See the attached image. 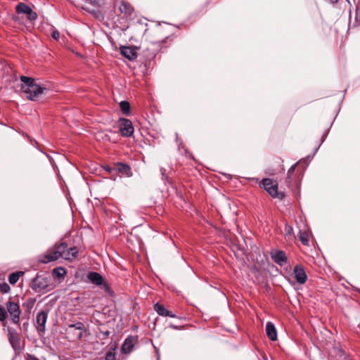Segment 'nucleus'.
I'll use <instances>...</instances> for the list:
<instances>
[{"instance_id": "nucleus-4", "label": "nucleus", "mask_w": 360, "mask_h": 360, "mask_svg": "<svg viewBox=\"0 0 360 360\" xmlns=\"http://www.w3.org/2000/svg\"><path fill=\"white\" fill-rule=\"evenodd\" d=\"M160 41H153L147 44L142 51V56L145 60V65H150V62L156 57L161 49Z\"/></svg>"}, {"instance_id": "nucleus-28", "label": "nucleus", "mask_w": 360, "mask_h": 360, "mask_svg": "<svg viewBox=\"0 0 360 360\" xmlns=\"http://www.w3.org/2000/svg\"><path fill=\"white\" fill-rule=\"evenodd\" d=\"M8 338H10L11 337H17L19 336V334L16 331L15 329L8 327Z\"/></svg>"}, {"instance_id": "nucleus-42", "label": "nucleus", "mask_w": 360, "mask_h": 360, "mask_svg": "<svg viewBox=\"0 0 360 360\" xmlns=\"http://www.w3.org/2000/svg\"><path fill=\"white\" fill-rule=\"evenodd\" d=\"M161 171H165V169L161 168ZM163 173V172H162Z\"/></svg>"}, {"instance_id": "nucleus-18", "label": "nucleus", "mask_w": 360, "mask_h": 360, "mask_svg": "<svg viewBox=\"0 0 360 360\" xmlns=\"http://www.w3.org/2000/svg\"><path fill=\"white\" fill-rule=\"evenodd\" d=\"M119 10L120 13L124 14L126 18L131 17L134 13V8L132 6L124 1L121 2Z\"/></svg>"}, {"instance_id": "nucleus-34", "label": "nucleus", "mask_w": 360, "mask_h": 360, "mask_svg": "<svg viewBox=\"0 0 360 360\" xmlns=\"http://www.w3.org/2000/svg\"><path fill=\"white\" fill-rule=\"evenodd\" d=\"M51 37L54 39L58 40L60 38V32L56 30H53L51 32Z\"/></svg>"}, {"instance_id": "nucleus-16", "label": "nucleus", "mask_w": 360, "mask_h": 360, "mask_svg": "<svg viewBox=\"0 0 360 360\" xmlns=\"http://www.w3.org/2000/svg\"><path fill=\"white\" fill-rule=\"evenodd\" d=\"M154 310L157 312V314L162 316H169L171 318H176L175 314H174L172 311L168 310L165 307V306L159 302H157L153 306Z\"/></svg>"}, {"instance_id": "nucleus-36", "label": "nucleus", "mask_w": 360, "mask_h": 360, "mask_svg": "<svg viewBox=\"0 0 360 360\" xmlns=\"http://www.w3.org/2000/svg\"><path fill=\"white\" fill-rule=\"evenodd\" d=\"M79 0H72V1L76 4L77 2H78ZM83 1L86 2V3H89L91 5H94L95 4L98 0H82Z\"/></svg>"}, {"instance_id": "nucleus-30", "label": "nucleus", "mask_w": 360, "mask_h": 360, "mask_svg": "<svg viewBox=\"0 0 360 360\" xmlns=\"http://www.w3.org/2000/svg\"><path fill=\"white\" fill-rule=\"evenodd\" d=\"M7 318V311L0 305V321H4Z\"/></svg>"}, {"instance_id": "nucleus-15", "label": "nucleus", "mask_w": 360, "mask_h": 360, "mask_svg": "<svg viewBox=\"0 0 360 360\" xmlns=\"http://www.w3.org/2000/svg\"><path fill=\"white\" fill-rule=\"evenodd\" d=\"M68 331L74 332L75 337L77 339H81L83 336V333L85 331V326L83 323L77 322L75 324H71L68 327Z\"/></svg>"}, {"instance_id": "nucleus-23", "label": "nucleus", "mask_w": 360, "mask_h": 360, "mask_svg": "<svg viewBox=\"0 0 360 360\" xmlns=\"http://www.w3.org/2000/svg\"><path fill=\"white\" fill-rule=\"evenodd\" d=\"M9 342L14 350H18L20 348V336L11 337L8 338Z\"/></svg>"}, {"instance_id": "nucleus-10", "label": "nucleus", "mask_w": 360, "mask_h": 360, "mask_svg": "<svg viewBox=\"0 0 360 360\" xmlns=\"http://www.w3.org/2000/svg\"><path fill=\"white\" fill-rule=\"evenodd\" d=\"M138 342V336L129 335L124 341L121 352L123 354H129L134 349V345Z\"/></svg>"}, {"instance_id": "nucleus-22", "label": "nucleus", "mask_w": 360, "mask_h": 360, "mask_svg": "<svg viewBox=\"0 0 360 360\" xmlns=\"http://www.w3.org/2000/svg\"><path fill=\"white\" fill-rule=\"evenodd\" d=\"M15 9L18 13H24L26 15H28L29 13L32 11V8L24 3H19L16 6Z\"/></svg>"}, {"instance_id": "nucleus-21", "label": "nucleus", "mask_w": 360, "mask_h": 360, "mask_svg": "<svg viewBox=\"0 0 360 360\" xmlns=\"http://www.w3.org/2000/svg\"><path fill=\"white\" fill-rule=\"evenodd\" d=\"M25 272L22 271L11 273L8 276V281L11 285H15L19 278L24 275Z\"/></svg>"}, {"instance_id": "nucleus-3", "label": "nucleus", "mask_w": 360, "mask_h": 360, "mask_svg": "<svg viewBox=\"0 0 360 360\" xmlns=\"http://www.w3.org/2000/svg\"><path fill=\"white\" fill-rule=\"evenodd\" d=\"M259 184L262 186L273 198L282 200L285 198L283 192L278 191V184L277 181L266 178L259 181Z\"/></svg>"}, {"instance_id": "nucleus-20", "label": "nucleus", "mask_w": 360, "mask_h": 360, "mask_svg": "<svg viewBox=\"0 0 360 360\" xmlns=\"http://www.w3.org/2000/svg\"><path fill=\"white\" fill-rule=\"evenodd\" d=\"M66 274V269L61 266L54 268L52 271L53 276L58 279H63Z\"/></svg>"}, {"instance_id": "nucleus-40", "label": "nucleus", "mask_w": 360, "mask_h": 360, "mask_svg": "<svg viewBox=\"0 0 360 360\" xmlns=\"http://www.w3.org/2000/svg\"><path fill=\"white\" fill-rule=\"evenodd\" d=\"M330 1L331 2H333V3H335V2H337L338 0H330Z\"/></svg>"}, {"instance_id": "nucleus-41", "label": "nucleus", "mask_w": 360, "mask_h": 360, "mask_svg": "<svg viewBox=\"0 0 360 360\" xmlns=\"http://www.w3.org/2000/svg\"><path fill=\"white\" fill-rule=\"evenodd\" d=\"M161 171H165V169L161 168ZM163 173V172H162Z\"/></svg>"}, {"instance_id": "nucleus-13", "label": "nucleus", "mask_w": 360, "mask_h": 360, "mask_svg": "<svg viewBox=\"0 0 360 360\" xmlns=\"http://www.w3.org/2000/svg\"><path fill=\"white\" fill-rule=\"evenodd\" d=\"M48 317V312L45 311H41L39 312L36 317V322H37V330L39 333H44L45 331V326Z\"/></svg>"}, {"instance_id": "nucleus-27", "label": "nucleus", "mask_w": 360, "mask_h": 360, "mask_svg": "<svg viewBox=\"0 0 360 360\" xmlns=\"http://www.w3.org/2000/svg\"><path fill=\"white\" fill-rule=\"evenodd\" d=\"M11 288L9 285L6 283H3L0 284V291L2 293H7L10 291Z\"/></svg>"}, {"instance_id": "nucleus-19", "label": "nucleus", "mask_w": 360, "mask_h": 360, "mask_svg": "<svg viewBox=\"0 0 360 360\" xmlns=\"http://www.w3.org/2000/svg\"><path fill=\"white\" fill-rule=\"evenodd\" d=\"M266 335L272 341L277 339V332L275 326L271 322H267L266 325Z\"/></svg>"}, {"instance_id": "nucleus-29", "label": "nucleus", "mask_w": 360, "mask_h": 360, "mask_svg": "<svg viewBox=\"0 0 360 360\" xmlns=\"http://www.w3.org/2000/svg\"><path fill=\"white\" fill-rule=\"evenodd\" d=\"M354 26L360 25V6H356Z\"/></svg>"}, {"instance_id": "nucleus-2", "label": "nucleus", "mask_w": 360, "mask_h": 360, "mask_svg": "<svg viewBox=\"0 0 360 360\" xmlns=\"http://www.w3.org/2000/svg\"><path fill=\"white\" fill-rule=\"evenodd\" d=\"M30 288L36 293L45 294L51 291L54 288V285L48 273L39 272L32 279Z\"/></svg>"}, {"instance_id": "nucleus-11", "label": "nucleus", "mask_w": 360, "mask_h": 360, "mask_svg": "<svg viewBox=\"0 0 360 360\" xmlns=\"http://www.w3.org/2000/svg\"><path fill=\"white\" fill-rule=\"evenodd\" d=\"M136 46H121L120 48V53L129 60H134L137 57Z\"/></svg>"}, {"instance_id": "nucleus-8", "label": "nucleus", "mask_w": 360, "mask_h": 360, "mask_svg": "<svg viewBox=\"0 0 360 360\" xmlns=\"http://www.w3.org/2000/svg\"><path fill=\"white\" fill-rule=\"evenodd\" d=\"M117 127L121 135L124 137H131L134 134V126L129 119L120 117L117 121Z\"/></svg>"}, {"instance_id": "nucleus-24", "label": "nucleus", "mask_w": 360, "mask_h": 360, "mask_svg": "<svg viewBox=\"0 0 360 360\" xmlns=\"http://www.w3.org/2000/svg\"><path fill=\"white\" fill-rule=\"evenodd\" d=\"M120 107L122 113L128 115L130 113V104L128 101H122L120 103Z\"/></svg>"}, {"instance_id": "nucleus-7", "label": "nucleus", "mask_w": 360, "mask_h": 360, "mask_svg": "<svg viewBox=\"0 0 360 360\" xmlns=\"http://www.w3.org/2000/svg\"><path fill=\"white\" fill-rule=\"evenodd\" d=\"M6 311L7 314H9L11 321L14 324H19L21 314L20 305L10 299L6 302Z\"/></svg>"}, {"instance_id": "nucleus-37", "label": "nucleus", "mask_w": 360, "mask_h": 360, "mask_svg": "<svg viewBox=\"0 0 360 360\" xmlns=\"http://www.w3.org/2000/svg\"><path fill=\"white\" fill-rule=\"evenodd\" d=\"M104 169H105L106 172H108L109 174H110V173H112V171H114L115 169V168H112V167H110V166L106 165V166H105V167H104Z\"/></svg>"}, {"instance_id": "nucleus-9", "label": "nucleus", "mask_w": 360, "mask_h": 360, "mask_svg": "<svg viewBox=\"0 0 360 360\" xmlns=\"http://www.w3.org/2000/svg\"><path fill=\"white\" fill-rule=\"evenodd\" d=\"M60 245L64 246V249L61 250V258L72 262L77 257L79 249L77 247L69 248L65 242L60 243Z\"/></svg>"}, {"instance_id": "nucleus-33", "label": "nucleus", "mask_w": 360, "mask_h": 360, "mask_svg": "<svg viewBox=\"0 0 360 360\" xmlns=\"http://www.w3.org/2000/svg\"><path fill=\"white\" fill-rule=\"evenodd\" d=\"M100 333H101V336L99 337L100 339L101 340H105L110 335V333L109 330H105V331L101 330Z\"/></svg>"}, {"instance_id": "nucleus-5", "label": "nucleus", "mask_w": 360, "mask_h": 360, "mask_svg": "<svg viewBox=\"0 0 360 360\" xmlns=\"http://www.w3.org/2000/svg\"><path fill=\"white\" fill-rule=\"evenodd\" d=\"M64 246L60 244H56L53 248L49 249L44 254L40 255L38 262L42 264H47L51 262L56 261L61 258V250Z\"/></svg>"}, {"instance_id": "nucleus-1", "label": "nucleus", "mask_w": 360, "mask_h": 360, "mask_svg": "<svg viewBox=\"0 0 360 360\" xmlns=\"http://www.w3.org/2000/svg\"><path fill=\"white\" fill-rule=\"evenodd\" d=\"M20 81L22 82L20 89L25 94L27 99L36 101L43 94L46 88L42 87L35 82V79L26 76H20Z\"/></svg>"}, {"instance_id": "nucleus-12", "label": "nucleus", "mask_w": 360, "mask_h": 360, "mask_svg": "<svg viewBox=\"0 0 360 360\" xmlns=\"http://www.w3.org/2000/svg\"><path fill=\"white\" fill-rule=\"evenodd\" d=\"M271 257L275 263H276L281 266L285 265L288 262L286 255L285 252L283 250H276L274 252H271Z\"/></svg>"}, {"instance_id": "nucleus-17", "label": "nucleus", "mask_w": 360, "mask_h": 360, "mask_svg": "<svg viewBox=\"0 0 360 360\" xmlns=\"http://www.w3.org/2000/svg\"><path fill=\"white\" fill-rule=\"evenodd\" d=\"M115 169L122 175L131 177L133 175L131 169L128 164L123 162L115 163Z\"/></svg>"}, {"instance_id": "nucleus-39", "label": "nucleus", "mask_w": 360, "mask_h": 360, "mask_svg": "<svg viewBox=\"0 0 360 360\" xmlns=\"http://www.w3.org/2000/svg\"><path fill=\"white\" fill-rule=\"evenodd\" d=\"M30 360H39V359L33 356H30Z\"/></svg>"}, {"instance_id": "nucleus-25", "label": "nucleus", "mask_w": 360, "mask_h": 360, "mask_svg": "<svg viewBox=\"0 0 360 360\" xmlns=\"http://www.w3.org/2000/svg\"><path fill=\"white\" fill-rule=\"evenodd\" d=\"M300 240L304 245H309V235L306 232H300Z\"/></svg>"}, {"instance_id": "nucleus-14", "label": "nucleus", "mask_w": 360, "mask_h": 360, "mask_svg": "<svg viewBox=\"0 0 360 360\" xmlns=\"http://www.w3.org/2000/svg\"><path fill=\"white\" fill-rule=\"evenodd\" d=\"M295 278L299 284H304L307 280V274L302 265H296L293 269Z\"/></svg>"}, {"instance_id": "nucleus-26", "label": "nucleus", "mask_w": 360, "mask_h": 360, "mask_svg": "<svg viewBox=\"0 0 360 360\" xmlns=\"http://www.w3.org/2000/svg\"><path fill=\"white\" fill-rule=\"evenodd\" d=\"M297 163L291 166V167L288 169V174H287V181L288 184H290L292 181V174L295 169V167H297Z\"/></svg>"}, {"instance_id": "nucleus-32", "label": "nucleus", "mask_w": 360, "mask_h": 360, "mask_svg": "<svg viewBox=\"0 0 360 360\" xmlns=\"http://www.w3.org/2000/svg\"><path fill=\"white\" fill-rule=\"evenodd\" d=\"M105 360H116L115 354L111 351L107 352L105 355Z\"/></svg>"}, {"instance_id": "nucleus-35", "label": "nucleus", "mask_w": 360, "mask_h": 360, "mask_svg": "<svg viewBox=\"0 0 360 360\" xmlns=\"http://www.w3.org/2000/svg\"><path fill=\"white\" fill-rule=\"evenodd\" d=\"M285 231L286 232V235L290 236L293 232V229L290 226L285 225Z\"/></svg>"}, {"instance_id": "nucleus-6", "label": "nucleus", "mask_w": 360, "mask_h": 360, "mask_svg": "<svg viewBox=\"0 0 360 360\" xmlns=\"http://www.w3.org/2000/svg\"><path fill=\"white\" fill-rule=\"evenodd\" d=\"M86 278L92 284L100 286L108 295L113 296V290L99 273L90 271L87 274Z\"/></svg>"}, {"instance_id": "nucleus-38", "label": "nucleus", "mask_w": 360, "mask_h": 360, "mask_svg": "<svg viewBox=\"0 0 360 360\" xmlns=\"http://www.w3.org/2000/svg\"><path fill=\"white\" fill-rule=\"evenodd\" d=\"M169 327L174 329H179V327L177 326H174L173 324H170Z\"/></svg>"}, {"instance_id": "nucleus-31", "label": "nucleus", "mask_w": 360, "mask_h": 360, "mask_svg": "<svg viewBox=\"0 0 360 360\" xmlns=\"http://www.w3.org/2000/svg\"><path fill=\"white\" fill-rule=\"evenodd\" d=\"M27 18L31 21L35 20L37 18V13L32 10L27 15Z\"/></svg>"}]
</instances>
